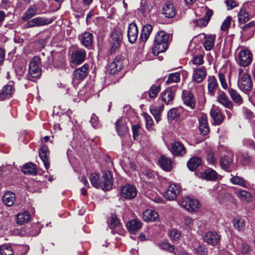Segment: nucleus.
Segmentation results:
<instances>
[{"mask_svg": "<svg viewBox=\"0 0 255 255\" xmlns=\"http://www.w3.org/2000/svg\"><path fill=\"white\" fill-rule=\"evenodd\" d=\"M90 181L94 187L104 190H110L113 184V176L109 171H104L101 178L99 177L98 173H92L90 177Z\"/></svg>", "mask_w": 255, "mask_h": 255, "instance_id": "f257e3e1", "label": "nucleus"}, {"mask_svg": "<svg viewBox=\"0 0 255 255\" xmlns=\"http://www.w3.org/2000/svg\"><path fill=\"white\" fill-rule=\"evenodd\" d=\"M169 38V35L164 31H159L156 34L152 49V52L154 55L157 56L167 49Z\"/></svg>", "mask_w": 255, "mask_h": 255, "instance_id": "f03ea898", "label": "nucleus"}, {"mask_svg": "<svg viewBox=\"0 0 255 255\" xmlns=\"http://www.w3.org/2000/svg\"><path fill=\"white\" fill-rule=\"evenodd\" d=\"M40 59L34 57L29 63V75L28 79L34 81V79L39 78L41 74V70L39 67Z\"/></svg>", "mask_w": 255, "mask_h": 255, "instance_id": "7ed1b4c3", "label": "nucleus"}, {"mask_svg": "<svg viewBox=\"0 0 255 255\" xmlns=\"http://www.w3.org/2000/svg\"><path fill=\"white\" fill-rule=\"evenodd\" d=\"M253 57L252 52L249 49L244 48L238 52V63L244 67L248 66L252 63Z\"/></svg>", "mask_w": 255, "mask_h": 255, "instance_id": "20e7f679", "label": "nucleus"}, {"mask_svg": "<svg viewBox=\"0 0 255 255\" xmlns=\"http://www.w3.org/2000/svg\"><path fill=\"white\" fill-rule=\"evenodd\" d=\"M180 205L186 210L190 212H196L200 208L199 201L189 197H183L180 202Z\"/></svg>", "mask_w": 255, "mask_h": 255, "instance_id": "39448f33", "label": "nucleus"}, {"mask_svg": "<svg viewBox=\"0 0 255 255\" xmlns=\"http://www.w3.org/2000/svg\"><path fill=\"white\" fill-rule=\"evenodd\" d=\"M238 86L242 91L246 92L251 90L253 86V81L250 75L245 73L238 81Z\"/></svg>", "mask_w": 255, "mask_h": 255, "instance_id": "423d86ee", "label": "nucleus"}, {"mask_svg": "<svg viewBox=\"0 0 255 255\" xmlns=\"http://www.w3.org/2000/svg\"><path fill=\"white\" fill-rule=\"evenodd\" d=\"M53 19L45 17L38 16L29 20L25 25L26 28L40 27L51 23Z\"/></svg>", "mask_w": 255, "mask_h": 255, "instance_id": "0eeeda50", "label": "nucleus"}, {"mask_svg": "<svg viewBox=\"0 0 255 255\" xmlns=\"http://www.w3.org/2000/svg\"><path fill=\"white\" fill-rule=\"evenodd\" d=\"M207 75L206 69L204 66L193 68L192 81L197 84H200L205 79Z\"/></svg>", "mask_w": 255, "mask_h": 255, "instance_id": "6e6552de", "label": "nucleus"}, {"mask_svg": "<svg viewBox=\"0 0 255 255\" xmlns=\"http://www.w3.org/2000/svg\"><path fill=\"white\" fill-rule=\"evenodd\" d=\"M125 59L123 56H118L114 61L108 66L107 70L109 73L115 74L120 71L123 67Z\"/></svg>", "mask_w": 255, "mask_h": 255, "instance_id": "1a4fd4ad", "label": "nucleus"}, {"mask_svg": "<svg viewBox=\"0 0 255 255\" xmlns=\"http://www.w3.org/2000/svg\"><path fill=\"white\" fill-rule=\"evenodd\" d=\"M122 39V35L120 31L114 30L111 34V47L110 50L111 53L116 52L120 47Z\"/></svg>", "mask_w": 255, "mask_h": 255, "instance_id": "9d476101", "label": "nucleus"}, {"mask_svg": "<svg viewBox=\"0 0 255 255\" xmlns=\"http://www.w3.org/2000/svg\"><path fill=\"white\" fill-rule=\"evenodd\" d=\"M180 186L179 184H171L164 193V197L169 200H174L180 192Z\"/></svg>", "mask_w": 255, "mask_h": 255, "instance_id": "9b49d317", "label": "nucleus"}, {"mask_svg": "<svg viewBox=\"0 0 255 255\" xmlns=\"http://www.w3.org/2000/svg\"><path fill=\"white\" fill-rule=\"evenodd\" d=\"M234 155L232 153L225 155L220 158V165L222 169L230 172L233 167Z\"/></svg>", "mask_w": 255, "mask_h": 255, "instance_id": "f8f14e48", "label": "nucleus"}, {"mask_svg": "<svg viewBox=\"0 0 255 255\" xmlns=\"http://www.w3.org/2000/svg\"><path fill=\"white\" fill-rule=\"evenodd\" d=\"M14 92V83L12 82H9L0 90V100L9 99L12 97Z\"/></svg>", "mask_w": 255, "mask_h": 255, "instance_id": "ddd939ff", "label": "nucleus"}, {"mask_svg": "<svg viewBox=\"0 0 255 255\" xmlns=\"http://www.w3.org/2000/svg\"><path fill=\"white\" fill-rule=\"evenodd\" d=\"M121 196L126 199H131L134 198L137 194L136 188L132 185L127 184L121 189Z\"/></svg>", "mask_w": 255, "mask_h": 255, "instance_id": "4468645a", "label": "nucleus"}, {"mask_svg": "<svg viewBox=\"0 0 255 255\" xmlns=\"http://www.w3.org/2000/svg\"><path fill=\"white\" fill-rule=\"evenodd\" d=\"M170 151L174 156H183L185 154L186 150L181 142L174 141L171 144Z\"/></svg>", "mask_w": 255, "mask_h": 255, "instance_id": "2eb2a0df", "label": "nucleus"}, {"mask_svg": "<svg viewBox=\"0 0 255 255\" xmlns=\"http://www.w3.org/2000/svg\"><path fill=\"white\" fill-rule=\"evenodd\" d=\"M204 241L208 244L216 246L220 241L219 235L216 232L209 231L203 237Z\"/></svg>", "mask_w": 255, "mask_h": 255, "instance_id": "dca6fc26", "label": "nucleus"}, {"mask_svg": "<svg viewBox=\"0 0 255 255\" xmlns=\"http://www.w3.org/2000/svg\"><path fill=\"white\" fill-rule=\"evenodd\" d=\"M86 53L84 49H79L74 51L71 55V61L75 65H79L85 59Z\"/></svg>", "mask_w": 255, "mask_h": 255, "instance_id": "f3484780", "label": "nucleus"}, {"mask_svg": "<svg viewBox=\"0 0 255 255\" xmlns=\"http://www.w3.org/2000/svg\"><path fill=\"white\" fill-rule=\"evenodd\" d=\"M203 9L204 11H205L204 17L194 21L195 24L200 27L206 26L213 14L212 10L209 9L206 6L203 7Z\"/></svg>", "mask_w": 255, "mask_h": 255, "instance_id": "a211bd4d", "label": "nucleus"}, {"mask_svg": "<svg viewBox=\"0 0 255 255\" xmlns=\"http://www.w3.org/2000/svg\"><path fill=\"white\" fill-rule=\"evenodd\" d=\"M210 115L215 125L221 124L224 120V116L223 115L221 110L217 107L212 108Z\"/></svg>", "mask_w": 255, "mask_h": 255, "instance_id": "6ab92c4d", "label": "nucleus"}, {"mask_svg": "<svg viewBox=\"0 0 255 255\" xmlns=\"http://www.w3.org/2000/svg\"><path fill=\"white\" fill-rule=\"evenodd\" d=\"M182 99L184 104L186 106L189 107L192 110L195 109L196 101L192 93L183 91Z\"/></svg>", "mask_w": 255, "mask_h": 255, "instance_id": "aec40b11", "label": "nucleus"}, {"mask_svg": "<svg viewBox=\"0 0 255 255\" xmlns=\"http://www.w3.org/2000/svg\"><path fill=\"white\" fill-rule=\"evenodd\" d=\"M217 101L225 108L232 109L233 107L232 102L229 99L226 93L223 91H219L217 96Z\"/></svg>", "mask_w": 255, "mask_h": 255, "instance_id": "412c9836", "label": "nucleus"}, {"mask_svg": "<svg viewBox=\"0 0 255 255\" xmlns=\"http://www.w3.org/2000/svg\"><path fill=\"white\" fill-rule=\"evenodd\" d=\"M39 155L46 169H48L50 167L49 161V151L47 146H42L39 150Z\"/></svg>", "mask_w": 255, "mask_h": 255, "instance_id": "4be33fe9", "label": "nucleus"}, {"mask_svg": "<svg viewBox=\"0 0 255 255\" xmlns=\"http://www.w3.org/2000/svg\"><path fill=\"white\" fill-rule=\"evenodd\" d=\"M81 44L86 48L91 49L93 45V35L91 33L85 32L79 35Z\"/></svg>", "mask_w": 255, "mask_h": 255, "instance_id": "5701e85b", "label": "nucleus"}, {"mask_svg": "<svg viewBox=\"0 0 255 255\" xmlns=\"http://www.w3.org/2000/svg\"><path fill=\"white\" fill-rule=\"evenodd\" d=\"M128 37L131 43H134L138 37V28L135 23H130L128 28Z\"/></svg>", "mask_w": 255, "mask_h": 255, "instance_id": "b1692460", "label": "nucleus"}, {"mask_svg": "<svg viewBox=\"0 0 255 255\" xmlns=\"http://www.w3.org/2000/svg\"><path fill=\"white\" fill-rule=\"evenodd\" d=\"M142 223L138 219H134L128 222L127 228L128 231L133 234L137 233L142 227Z\"/></svg>", "mask_w": 255, "mask_h": 255, "instance_id": "393cba45", "label": "nucleus"}, {"mask_svg": "<svg viewBox=\"0 0 255 255\" xmlns=\"http://www.w3.org/2000/svg\"><path fill=\"white\" fill-rule=\"evenodd\" d=\"M218 174L214 169L208 168L201 172L200 177L208 181H215L217 179Z\"/></svg>", "mask_w": 255, "mask_h": 255, "instance_id": "a878e982", "label": "nucleus"}, {"mask_svg": "<svg viewBox=\"0 0 255 255\" xmlns=\"http://www.w3.org/2000/svg\"><path fill=\"white\" fill-rule=\"evenodd\" d=\"M89 66L85 64L82 67L76 69L74 72V76L78 80H83L89 73Z\"/></svg>", "mask_w": 255, "mask_h": 255, "instance_id": "bb28decb", "label": "nucleus"}, {"mask_svg": "<svg viewBox=\"0 0 255 255\" xmlns=\"http://www.w3.org/2000/svg\"><path fill=\"white\" fill-rule=\"evenodd\" d=\"M158 163L161 168L166 171H169L172 168V160L164 155H161L159 159Z\"/></svg>", "mask_w": 255, "mask_h": 255, "instance_id": "cd10ccee", "label": "nucleus"}, {"mask_svg": "<svg viewBox=\"0 0 255 255\" xmlns=\"http://www.w3.org/2000/svg\"><path fill=\"white\" fill-rule=\"evenodd\" d=\"M174 96V91L171 88H167L162 93L161 98L166 105H172Z\"/></svg>", "mask_w": 255, "mask_h": 255, "instance_id": "c85d7f7f", "label": "nucleus"}, {"mask_svg": "<svg viewBox=\"0 0 255 255\" xmlns=\"http://www.w3.org/2000/svg\"><path fill=\"white\" fill-rule=\"evenodd\" d=\"M199 130L201 134L205 135L209 132V128L208 125L207 117L206 115H203L199 119Z\"/></svg>", "mask_w": 255, "mask_h": 255, "instance_id": "c756f323", "label": "nucleus"}, {"mask_svg": "<svg viewBox=\"0 0 255 255\" xmlns=\"http://www.w3.org/2000/svg\"><path fill=\"white\" fill-rule=\"evenodd\" d=\"M143 219L146 222H155L158 220L159 215L155 211L147 209L143 212Z\"/></svg>", "mask_w": 255, "mask_h": 255, "instance_id": "7c9ffc66", "label": "nucleus"}, {"mask_svg": "<svg viewBox=\"0 0 255 255\" xmlns=\"http://www.w3.org/2000/svg\"><path fill=\"white\" fill-rule=\"evenodd\" d=\"M163 14L165 17L171 18L176 14V10L172 3L166 2L162 7Z\"/></svg>", "mask_w": 255, "mask_h": 255, "instance_id": "2f4dec72", "label": "nucleus"}, {"mask_svg": "<svg viewBox=\"0 0 255 255\" xmlns=\"http://www.w3.org/2000/svg\"><path fill=\"white\" fill-rule=\"evenodd\" d=\"M164 106L163 105L157 106H151L150 107V113L154 117L156 122L158 123L161 120V115L163 110Z\"/></svg>", "mask_w": 255, "mask_h": 255, "instance_id": "473e14b6", "label": "nucleus"}, {"mask_svg": "<svg viewBox=\"0 0 255 255\" xmlns=\"http://www.w3.org/2000/svg\"><path fill=\"white\" fill-rule=\"evenodd\" d=\"M3 203L7 206H11L15 201V195L11 191L5 192L2 196Z\"/></svg>", "mask_w": 255, "mask_h": 255, "instance_id": "72a5a7b5", "label": "nucleus"}, {"mask_svg": "<svg viewBox=\"0 0 255 255\" xmlns=\"http://www.w3.org/2000/svg\"><path fill=\"white\" fill-rule=\"evenodd\" d=\"M205 40L203 43L204 48L207 51L211 50L214 46L216 40L215 34H210L208 36L205 35Z\"/></svg>", "mask_w": 255, "mask_h": 255, "instance_id": "f704fd0d", "label": "nucleus"}, {"mask_svg": "<svg viewBox=\"0 0 255 255\" xmlns=\"http://www.w3.org/2000/svg\"><path fill=\"white\" fill-rule=\"evenodd\" d=\"M31 219V216L27 211L19 213L17 215L16 223L19 225H23L28 222Z\"/></svg>", "mask_w": 255, "mask_h": 255, "instance_id": "c9c22d12", "label": "nucleus"}, {"mask_svg": "<svg viewBox=\"0 0 255 255\" xmlns=\"http://www.w3.org/2000/svg\"><path fill=\"white\" fill-rule=\"evenodd\" d=\"M116 127L117 131L120 136L125 134L128 131V127L123 119H120L117 121Z\"/></svg>", "mask_w": 255, "mask_h": 255, "instance_id": "e433bc0d", "label": "nucleus"}, {"mask_svg": "<svg viewBox=\"0 0 255 255\" xmlns=\"http://www.w3.org/2000/svg\"><path fill=\"white\" fill-rule=\"evenodd\" d=\"M37 7L35 5H32L28 7L27 10L22 15L21 19L23 21L29 20L31 18L36 14Z\"/></svg>", "mask_w": 255, "mask_h": 255, "instance_id": "4c0bfd02", "label": "nucleus"}, {"mask_svg": "<svg viewBox=\"0 0 255 255\" xmlns=\"http://www.w3.org/2000/svg\"><path fill=\"white\" fill-rule=\"evenodd\" d=\"M202 163L201 159L197 156L191 158L187 162V167L191 171H195Z\"/></svg>", "mask_w": 255, "mask_h": 255, "instance_id": "58836bf2", "label": "nucleus"}, {"mask_svg": "<svg viewBox=\"0 0 255 255\" xmlns=\"http://www.w3.org/2000/svg\"><path fill=\"white\" fill-rule=\"evenodd\" d=\"M228 93L234 102L237 105H241L243 103V99L240 94L232 88L228 89Z\"/></svg>", "mask_w": 255, "mask_h": 255, "instance_id": "ea45409f", "label": "nucleus"}, {"mask_svg": "<svg viewBox=\"0 0 255 255\" xmlns=\"http://www.w3.org/2000/svg\"><path fill=\"white\" fill-rule=\"evenodd\" d=\"M22 171L25 174H35L37 172L36 165L32 163H27L24 164L22 168Z\"/></svg>", "mask_w": 255, "mask_h": 255, "instance_id": "a19ab883", "label": "nucleus"}, {"mask_svg": "<svg viewBox=\"0 0 255 255\" xmlns=\"http://www.w3.org/2000/svg\"><path fill=\"white\" fill-rule=\"evenodd\" d=\"M180 107L171 109L167 113L168 121H172L179 118L180 115Z\"/></svg>", "mask_w": 255, "mask_h": 255, "instance_id": "79ce46f5", "label": "nucleus"}, {"mask_svg": "<svg viewBox=\"0 0 255 255\" xmlns=\"http://www.w3.org/2000/svg\"><path fill=\"white\" fill-rule=\"evenodd\" d=\"M208 91L211 94H214L216 88L218 87V83L216 79L214 76H209L208 77Z\"/></svg>", "mask_w": 255, "mask_h": 255, "instance_id": "37998d69", "label": "nucleus"}, {"mask_svg": "<svg viewBox=\"0 0 255 255\" xmlns=\"http://www.w3.org/2000/svg\"><path fill=\"white\" fill-rule=\"evenodd\" d=\"M152 30V27L150 24H146L143 26L140 34V39L143 41L147 40Z\"/></svg>", "mask_w": 255, "mask_h": 255, "instance_id": "c03bdc74", "label": "nucleus"}, {"mask_svg": "<svg viewBox=\"0 0 255 255\" xmlns=\"http://www.w3.org/2000/svg\"><path fill=\"white\" fill-rule=\"evenodd\" d=\"M237 196L243 201L249 202L251 201L252 196L251 194L246 190H239L236 192Z\"/></svg>", "mask_w": 255, "mask_h": 255, "instance_id": "a18cd8bd", "label": "nucleus"}, {"mask_svg": "<svg viewBox=\"0 0 255 255\" xmlns=\"http://www.w3.org/2000/svg\"><path fill=\"white\" fill-rule=\"evenodd\" d=\"M239 22L244 24L250 20L249 14L245 9H242L238 14Z\"/></svg>", "mask_w": 255, "mask_h": 255, "instance_id": "49530a36", "label": "nucleus"}, {"mask_svg": "<svg viewBox=\"0 0 255 255\" xmlns=\"http://www.w3.org/2000/svg\"><path fill=\"white\" fill-rule=\"evenodd\" d=\"M233 224L235 228L238 230L243 231L245 227V220L243 218H236L234 220Z\"/></svg>", "mask_w": 255, "mask_h": 255, "instance_id": "de8ad7c7", "label": "nucleus"}, {"mask_svg": "<svg viewBox=\"0 0 255 255\" xmlns=\"http://www.w3.org/2000/svg\"><path fill=\"white\" fill-rule=\"evenodd\" d=\"M14 252L11 246L2 245L0 246V255H14Z\"/></svg>", "mask_w": 255, "mask_h": 255, "instance_id": "09e8293b", "label": "nucleus"}, {"mask_svg": "<svg viewBox=\"0 0 255 255\" xmlns=\"http://www.w3.org/2000/svg\"><path fill=\"white\" fill-rule=\"evenodd\" d=\"M160 85L158 84L153 85L148 91L149 97L151 98L156 97L160 91Z\"/></svg>", "mask_w": 255, "mask_h": 255, "instance_id": "8fccbe9b", "label": "nucleus"}, {"mask_svg": "<svg viewBox=\"0 0 255 255\" xmlns=\"http://www.w3.org/2000/svg\"><path fill=\"white\" fill-rule=\"evenodd\" d=\"M242 32H249L253 34L255 31V21H252L241 27Z\"/></svg>", "mask_w": 255, "mask_h": 255, "instance_id": "3c124183", "label": "nucleus"}, {"mask_svg": "<svg viewBox=\"0 0 255 255\" xmlns=\"http://www.w3.org/2000/svg\"><path fill=\"white\" fill-rule=\"evenodd\" d=\"M168 235L170 239L173 242H175L178 241L181 236V232L177 229H172L169 233Z\"/></svg>", "mask_w": 255, "mask_h": 255, "instance_id": "603ef678", "label": "nucleus"}, {"mask_svg": "<svg viewBox=\"0 0 255 255\" xmlns=\"http://www.w3.org/2000/svg\"><path fill=\"white\" fill-rule=\"evenodd\" d=\"M180 77L179 73L176 72L171 73L169 75L168 78L166 81V83L169 84L171 83H177L180 81Z\"/></svg>", "mask_w": 255, "mask_h": 255, "instance_id": "864d4df0", "label": "nucleus"}, {"mask_svg": "<svg viewBox=\"0 0 255 255\" xmlns=\"http://www.w3.org/2000/svg\"><path fill=\"white\" fill-rule=\"evenodd\" d=\"M230 181L234 184L246 186V181L243 177L235 176L231 178Z\"/></svg>", "mask_w": 255, "mask_h": 255, "instance_id": "5fc2aeb1", "label": "nucleus"}, {"mask_svg": "<svg viewBox=\"0 0 255 255\" xmlns=\"http://www.w3.org/2000/svg\"><path fill=\"white\" fill-rule=\"evenodd\" d=\"M142 116L145 121L146 128L148 130H149L153 125V121L151 117L145 112L143 113Z\"/></svg>", "mask_w": 255, "mask_h": 255, "instance_id": "6e6d98bb", "label": "nucleus"}, {"mask_svg": "<svg viewBox=\"0 0 255 255\" xmlns=\"http://www.w3.org/2000/svg\"><path fill=\"white\" fill-rule=\"evenodd\" d=\"M120 225V223L119 219L115 215H112L109 227L112 229V232L113 233H114L113 231V229L118 227Z\"/></svg>", "mask_w": 255, "mask_h": 255, "instance_id": "4d7b16f0", "label": "nucleus"}, {"mask_svg": "<svg viewBox=\"0 0 255 255\" xmlns=\"http://www.w3.org/2000/svg\"><path fill=\"white\" fill-rule=\"evenodd\" d=\"M194 253L197 255H207V249L202 245H198L194 248Z\"/></svg>", "mask_w": 255, "mask_h": 255, "instance_id": "13d9d810", "label": "nucleus"}, {"mask_svg": "<svg viewBox=\"0 0 255 255\" xmlns=\"http://www.w3.org/2000/svg\"><path fill=\"white\" fill-rule=\"evenodd\" d=\"M198 221L197 220H193L192 218L188 217H185L183 219L184 225L187 228L191 229L193 225V224Z\"/></svg>", "mask_w": 255, "mask_h": 255, "instance_id": "bf43d9fd", "label": "nucleus"}, {"mask_svg": "<svg viewBox=\"0 0 255 255\" xmlns=\"http://www.w3.org/2000/svg\"><path fill=\"white\" fill-rule=\"evenodd\" d=\"M190 63L196 65H201L204 63L203 56L202 55H198L193 57Z\"/></svg>", "mask_w": 255, "mask_h": 255, "instance_id": "052dcab7", "label": "nucleus"}, {"mask_svg": "<svg viewBox=\"0 0 255 255\" xmlns=\"http://www.w3.org/2000/svg\"><path fill=\"white\" fill-rule=\"evenodd\" d=\"M207 160L211 165H215L217 162V157L213 151H210L207 154Z\"/></svg>", "mask_w": 255, "mask_h": 255, "instance_id": "680f3d73", "label": "nucleus"}, {"mask_svg": "<svg viewBox=\"0 0 255 255\" xmlns=\"http://www.w3.org/2000/svg\"><path fill=\"white\" fill-rule=\"evenodd\" d=\"M161 248L162 249L168 250L171 253H173L174 254V252H176V251L178 250L175 249L174 247L170 244H169L167 242H163L161 244L160 246Z\"/></svg>", "mask_w": 255, "mask_h": 255, "instance_id": "e2e57ef3", "label": "nucleus"}, {"mask_svg": "<svg viewBox=\"0 0 255 255\" xmlns=\"http://www.w3.org/2000/svg\"><path fill=\"white\" fill-rule=\"evenodd\" d=\"M232 17L230 16H228L226 17V19L222 23L221 26V29L224 31H226L230 27Z\"/></svg>", "mask_w": 255, "mask_h": 255, "instance_id": "0e129e2a", "label": "nucleus"}, {"mask_svg": "<svg viewBox=\"0 0 255 255\" xmlns=\"http://www.w3.org/2000/svg\"><path fill=\"white\" fill-rule=\"evenodd\" d=\"M225 3L226 4L228 10L232 9L238 5V3L235 0H226Z\"/></svg>", "mask_w": 255, "mask_h": 255, "instance_id": "69168bd1", "label": "nucleus"}, {"mask_svg": "<svg viewBox=\"0 0 255 255\" xmlns=\"http://www.w3.org/2000/svg\"><path fill=\"white\" fill-rule=\"evenodd\" d=\"M219 78L222 88L224 89H227L228 88V84L226 82L225 75L222 73H219Z\"/></svg>", "mask_w": 255, "mask_h": 255, "instance_id": "338daca9", "label": "nucleus"}, {"mask_svg": "<svg viewBox=\"0 0 255 255\" xmlns=\"http://www.w3.org/2000/svg\"><path fill=\"white\" fill-rule=\"evenodd\" d=\"M90 123L94 128H98L99 126V120L97 116L93 114L91 118Z\"/></svg>", "mask_w": 255, "mask_h": 255, "instance_id": "774afa93", "label": "nucleus"}]
</instances>
